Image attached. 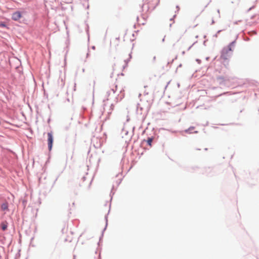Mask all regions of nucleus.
I'll use <instances>...</instances> for the list:
<instances>
[{
    "instance_id": "nucleus-1",
    "label": "nucleus",
    "mask_w": 259,
    "mask_h": 259,
    "mask_svg": "<svg viewBox=\"0 0 259 259\" xmlns=\"http://www.w3.org/2000/svg\"><path fill=\"white\" fill-rule=\"evenodd\" d=\"M233 46V42L231 43L227 48H224L222 50L221 60L222 63L226 67L229 66L228 59L231 57L232 54V47Z\"/></svg>"
},
{
    "instance_id": "nucleus-2",
    "label": "nucleus",
    "mask_w": 259,
    "mask_h": 259,
    "mask_svg": "<svg viewBox=\"0 0 259 259\" xmlns=\"http://www.w3.org/2000/svg\"><path fill=\"white\" fill-rule=\"evenodd\" d=\"M48 144L49 151H51L52 148L53 142V136L52 133H48Z\"/></svg>"
},
{
    "instance_id": "nucleus-3",
    "label": "nucleus",
    "mask_w": 259,
    "mask_h": 259,
    "mask_svg": "<svg viewBox=\"0 0 259 259\" xmlns=\"http://www.w3.org/2000/svg\"><path fill=\"white\" fill-rule=\"evenodd\" d=\"M21 18V14L20 12L17 11L12 15V18L15 21H18Z\"/></svg>"
},
{
    "instance_id": "nucleus-4",
    "label": "nucleus",
    "mask_w": 259,
    "mask_h": 259,
    "mask_svg": "<svg viewBox=\"0 0 259 259\" xmlns=\"http://www.w3.org/2000/svg\"><path fill=\"white\" fill-rule=\"evenodd\" d=\"M8 223L7 221L3 222L1 225L2 229L3 231H5L6 230H7V227H8Z\"/></svg>"
},
{
    "instance_id": "nucleus-5",
    "label": "nucleus",
    "mask_w": 259,
    "mask_h": 259,
    "mask_svg": "<svg viewBox=\"0 0 259 259\" xmlns=\"http://www.w3.org/2000/svg\"><path fill=\"white\" fill-rule=\"evenodd\" d=\"M73 240V235L71 233H70L67 236V238L65 239V241L71 242Z\"/></svg>"
},
{
    "instance_id": "nucleus-6",
    "label": "nucleus",
    "mask_w": 259,
    "mask_h": 259,
    "mask_svg": "<svg viewBox=\"0 0 259 259\" xmlns=\"http://www.w3.org/2000/svg\"><path fill=\"white\" fill-rule=\"evenodd\" d=\"M1 208L3 210H7L8 209V205L7 203H3L2 206Z\"/></svg>"
},
{
    "instance_id": "nucleus-7",
    "label": "nucleus",
    "mask_w": 259,
    "mask_h": 259,
    "mask_svg": "<svg viewBox=\"0 0 259 259\" xmlns=\"http://www.w3.org/2000/svg\"><path fill=\"white\" fill-rule=\"evenodd\" d=\"M153 141V139L151 138H149L148 139L147 141V144L150 146H151L152 145V142Z\"/></svg>"
},
{
    "instance_id": "nucleus-8",
    "label": "nucleus",
    "mask_w": 259,
    "mask_h": 259,
    "mask_svg": "<svg viewBox=\"0 0 259 259\" xmlns=\"http://www.w3.org/2000/svg\"><path fill=\"white\" fill-rule=\"evenodd\" d=\"M194 129V127H190L187 131H186V132L187 131H192Z\"/></svg>"
},
{
    "instance_id": "nucleus-9",
    "label": "nucleus",
    "mask_w": 259,
    "mask_h": 259,
    "mask_svg": "<svg viewBox=\"0 0 259 259\" xmlns=\"http://www.w3.org/2000/svg\"><path fill=\"white\" fill-rule=\"evenodd\" d=\"M6 24H5L4 23H0V26L1 27H6Z\"/></svg>"
}]
</instances>
